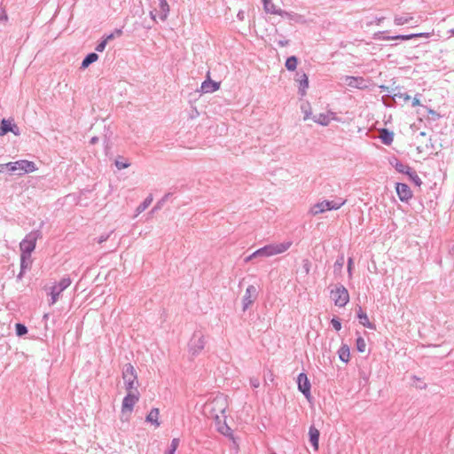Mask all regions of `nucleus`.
Returning a JSON list of instances; mask_svg holds the SVG:
<instances>
[{
  "mask_svg": "<svg viewBox=\"0 0 454 454\" xmlns=\"http://www.w3.org/2000/svg\"><path fill=\"white\" fill-rule=\"evenodd\" d=\"M228 408V398L223 394H219L213 399L207 401L205 404L204 413L208 418L215 420L217 423L221 422V418L223 417Z\"/></svg>",
  "mask_w": 454,
  "mask_h": 454,
  "instance_id": "obj_1",
  "label": "nucleus"
},
{
  "mask_svg": "<svg viewBox=\"0 0 454 454\" xmlns=\"http://www.w3.org/2000/svg\"><path fill=\"white\" fill-rule=\"evenodd\" d=\"M291 246L292 242L290 241L267 245L254 251L251 255H249L247 258V261H250L257 256L270 257L273 255L282 254L287 251Z\"/></svg>",
  "mask_w": 454,
  "mask_h": 454,
  "instance_id": "obj_2",
  "label": "nucleus"
},
{
  "mask_svg": "<svg viewBox=\"0 0 454 454\" xmlns=\"http://www.w3.org/2000/svg\"><path fill=\"white\" fill-rule=\"evenodd\" d=\"M4 168H8L12 173H17L18 175L33 173L38 169L34 161L27 160L0 164V172H3Z\"/></svg>",
  "mask_w": 454,
  "mask_h": 454,
  "instance_id": "obj_3",
  "label": "nucleus"
},
{
  "mask_svg": "<svg viewBox=\"0 0 454 454\" xmlns=\"http://www.w3.org/2000/svg\"><path fill=\"white\" fill-rule=\"evenodd\" d=\"M122 380L126 393L139 392L137 373L132 364H128L125 365L122 371Z\"/></svg>",
  "mask_w": 454,
  "mask_h": 454,
  "instance_id": "obj_4",
  "label": "nucleus"
},
{
  "mask_svg": "<svg viewBox=\"0 0 454 454\" xmlns=\"http://www.w3.org/2000/svg\"><path fill=\"white\" fill-rule=\"evenodd\" d=\"M140 398L139 392L126 393L121 403V420H128L133 411L135 405Z\"/></svg>",
  "mask_w": 454,
  "mask_h": 454,
  "instance_id": "obj_5",
  "label": "nucleus"
},
{
  "mask_svg": "<svg viewBox=\"0 0 454 454\" xmlns=\"http://www.w3.org/2000/svg\"><path fill=\"white\" fill-rule=\"evenodd\" d=\"M36 239L32 236H27L20 242V250H21V267L27 268L30 265V254L35 248Z\"/></svg>",
  "mask_w": 454,
  "mask_h": 454,
  "instance_id": "obj_6",
  "label": "nucleus"
},
{
  "mask_svg": "<svg viewBox=\"0 0 454 454\" xmlns=\"http://www.w3.org/2000/svg\"><path fill=\"white\" fill-rule=\"evenodd\" d=\"M346 200L336 203L334 201L324 200L322 202L315 204L311 209L310 213L314 215L322 214L328 210L339 209L342 205H344Z\"/></svg>",
  "mask_w": 454,
  "mask_h": 454,
  "instance_id": "obj_7",
  "label": "nucleus"
},
{
  "mask_svg": "<svg viewBox=\"0 0 454 454\" xmlns=\"http://www.w3.org/2000/svg\"><path fill=\"white\" fill-rule=\"evenodd\" d=\"M331 297L334 301V304L339 307H344L349 301V294L348 290L342 286H337L332 290Z\"/></svg>",
  "mask_w": 454,
  "mask_h": 454,
  "instance_id": "obj_8",
  "label": "nucleus"
},
{
  "mask_svg": "<svg viewBox=\"0 0 454 454\" xmlns=\"http://www.w3.org/2000/svg\"><path fill=\"white\" fill-rule=\"evenodd\" d=\"M71 285V280L68 278H62L58 284L54 285L51 290V304H54L60 294Z\"/></svg>",
  "mask_w": 454,
  "mask_h": 454,
  "instance_id": "obj_9",
  "label": "nucleus"
},
{
  "mask_svg": "<svg viewBox=\"0 0 454 454\" xmlns=\"http://www.w3.org/2000/svg\"><path fill=\"white\" fill-rule=\"evenodd\" d=\"M432 33H419V34H411V35H395V36H386L383 35L382 32H379L375 34V36L379 39L382 40H410L415 37H430Z\"/></svg>",
  "mask_w": 454,
  "mask_h": 454,
  "instance_id": "obj_10",
  "label": "nucleus"
},
{
  "mask_svg": "<svg viewBox=\"0 0 454 454\" xmlns=\"http://www.w3.org/2000/svg\"><path fill=\"white\" fill-rule=\"evenodd\" d=\"M155 4H157V7H154L153 10L155 12L153 19L158 16L160 20H165L169 12V5L168 2L166 0H157Z\"/></svg>",
  "mask_w": 454,
  "mask_h": 454,
  "instance_id": "obj_11",
  "label": "nucleus"
},
{
  "mask_svg": "<svg viewBox=\"0 0 454 454\" xmlns=\"http://www.w3.org/2000/svg\"><path fill=\"white\" fill-rule=\"evenodd\" d=\"M257 297V290L254 286H248L246 289V294L242 300L243 309H247L250 305L254 303Z\"/></svg>",
  "mask_w": 454,
  "mask_h": 454,
  "instance_id": "obj_12",
  "label": "nucleus"
},
{
  "mask_svg": "<svg viewBox=\"0 0 454 454\" xmlns=\"http://www.w3.org/2000/svg\"><path fill=\"white\" fill-rule=\"evenodd\" d=\"M332 114H320L318 115H312V113L305 112L304 120H313L315 122L319 123L321 125L326 126L330 123L333 119Z\"/></svg>",
  "mask_w": 454,
  "mask_h": 454,
  "instance_id": "obj_13",
  "label": "nucleus"
},
{
  "mask_svg": "<svg viewBox=\"0 0 454 454\" xmlns=\"http://www.w3.org/2000/svg\"><path fill=\"white\" fill-rule=\"evenodd\" d=\"M299 390L309 398L310 396V383L305 373H300L297 379Z\"/></svg>",
  "mask_w": 454,
  "mask_h": 454,
  "instance_id": "obj_14",
  "label": "nucleus"
},
{
  "mask_svg": "<svg viewBox=\"0 0 454 454\" xmlns=\"http://www.w3.org/2000/svg\"><path fill=\"white\" fill-rule=\"evenodd\" d=\"M395 190L400 200L402 201L407 202L412 197L411 190L405 184H396Z\"/></svg>",
  "mask_w": 454,
  "mask_h": 454,
  "instance_id": "obj_15",
  "label": "nucleus"
},
{
  "mask_svg": "<svg viewBox=\"0 0 454 454\" xmlns=\"http://www.w3.org/2000/svg\"><path fill=\"white\" fill-rule=\"evenodd\" d=\"M160 410L158 408L152 409L146 416V421L153 424L155 427H159L160 422Z\"/></svg>",
  "mask_w": 454,
  "mask_h": 454,
  "instance_id": "obj_16",
  "label": "nucleus"
},
{
  "mask_svg": "<svg viewBox=\"0 0 454 454\" xmlns=\"http://www.w3.org/2000/svg\"><path fill=\"white\" fill-rule=\"evenodd\" d=\"M357 317L359 318L360 324L363 325L364 326L373 330L376 328L375 325L370 322L368 316L360 307L357 310Z\"/></svg>",
  "mask_w": 454,
  "mask_h": 454,
  "instance_id": "obj_17",
  "label": "nucleus"
},
{
  "mask_svg": "<svg viewBox=\"0 0 454 454\" xmlns=\"http://www.w3.org/2000/svg\"><path fill=\"white\" fill-rule=\"evenodd\" d=\"M309 434V441H310L314 450H317L318 447H319V431L316 427H310Z\"/></svg>",
  "mask_w": 454,
  "mask_h": 454,
  "instance_id": "obj_18",
  "label": "nucleus"
},
{
  "mask_svg": "<svg viewBox=\"0 0 454 454\" xmlns=\"http://www.w3.org/2000/svg\"><path fill=\"white\" fill-rule=\"evenodd\" d=\"M219 88H220L219 82H213L209 79L203 82L201 84V89L205 92H214V91L218 90Z\"/></svg>",
  "mask_w": 454,
  "mask_h": 454,
  "instance_id": "obj_19",
  "label": "nucleus"
},
{
  "mask_svg": "<svg viewBox=\"0 0 454 454\" xmlns=\"http://www.w3.org/2000/svg\"><path fill=\"white\" fill-rule=\"evenodd\" d=\"M264 11L271 14H281V10L278 9L277 6L271 2V0H262Z\"/></svg>",
  "mask_w": 454,
  "mask_h": 454,
  "instance_id": "obj_20",
  "label": "nucleus"
},
{
  "mask_svg": "<svg viewBox=\"0 0 454 454\" xmlns=\"http://www.w3.org/2000/svg\"><path fill=\"white\" fill-rule=\"evenodd\" d=\"M380 138L385 145H390L394 140V133L383 129L380 132Z\"/></svg>",
  "mask_w": 454,
  "mask_h": 454,
  "instance_id": "obj_21",
  "label": "nucleus"
},
{
  "mask_svg": "<svg viewBox=\"0 0 454 454\" xmlns=\"http://www.w3.org/2000/svg\"><path fill=\"white\" fill-rule=\"evenodd\" d=\"M299 82V90L301 95L306 94V90L309 87V78L306 74H302L300 75V78L297 80Z\"/></svg>",
  "mask_w": 454,
  "mask_h": 454,
  "instance_id": "obj_22",
  "label": "nucleus"
},
{
  "mask_svg": "<svg viewBox=\"0 0 454 454\" xmlns=\"http://www.w3.org/2000/svg\"><path fill=\"white\" fill-rule=\"evenodd\" d=\"M338 354H339V358L344 362V363H348L350 359V351H349V348L348 345H342L339 351H338Z\"/></svg>",
  "mask_w": 454,
  "mask_h": 454,
  "instance_id": "obj_23",
  "label": "nucleus"
},
{
  "mask_svg": "<svg viewBox=\"0 0 454 454\" xmlns=\"http://www.w3.org/2000/svg\"><path fill=\"white\" fill-rule=\"evenodd\" d=\"M10 131H13V129L12 128L11 121H9L5 119H3L1 121V127H0V136H4Z\"/></svg>",
  "mask_w": 454,
  "mask_h": 454,
  "instance_id": "obj_24",
  "label": "nucleus"
},
{
  "mask_svg": "<svg viewBox=\"0 0 454 454\" xmlns=\"http://www.w3.org/2000/svg\"><path fill=\"white\" fill-rule=\"evenodd\" d=\"M98 59V54L96 53H90L82 62V67L86 68L88 67L91 63L97 61Z\"/></svg>",
  "mask_w": 454,
  "mask_h": 454,
  "instance_id": "obj_25",
  "label": "nucleus"
},
{
  "mask_svg": "<svg viewBox=\"0 0 454 454\" xmlns=\"http://www.w3.org/2000/svg\"><path fill=\"white\" fill-rule=\"evenodd\" d=\"M297 67V59L294 56L288 58L286 61V67L290 70L294 71L296 69Z\"/></svg>",
  "mask_w": 454,
  "mask_h": 454,
  "instance_id": "obj_26",
  "label": "nucleus"
},
{
  "mask_svg": "<svg viewBox=\"0 0 454 454\" xmlns=\"http://www.w3.org/2000/svg\"><path fill=\"white\" fill-rule=\"evenodd\" d=\"M412 20L411 16L395 17L394 22L396 26H403Z\"/></svg>",
  "mask_w": 454,
  "mask_h": 454,
  "instance_id": "obj_27",
  "label": "nucleus"
},
{
  "mask_svg": "<svg viewBox=\"0 0 454 454\" xmlns=\"http://www.w3.org/2000/svg\"><path fill=\"white\" fill-rule=\"evenodd\" d=\"M406 175L409 176L410 179L411 181H413L416 184L420 185L421 180H420L419 176H418V174L414 170L410 168V170H408V173H406Z\"/></svg>",
  "mask_w": 454,
  "mask_h": 454,
  "instance_id": "obj_28",
  "label": "nucleus"
},
{
  "mask_svg": "<svg viewBox=\"0 0 454 454\" xmlns=\"http://www.w3.org/2000/svg\"><path fill=\"white\" fill-rule=\"evenodd\" d=\"M366 347L367 346H366L365 340L362 337L357 338V340H356L357 350L361 353H364L366 351Z\"/></svg>",
  "mask_w": 454,
  "mask_h": 454,
  "instance_id": "obj_29",
  "label": "nucleus"
},
{
  "mask_svg": "<svg viewBox=\"0 0 454 454\" xmlns=\"http://www.w3.org/2000/svg\"><path fill=\"white\" fill-rule=\"evenodd\" d=\"M394 166H395V168L398 172L404 173V174L408 173V170H410V168H411L409 166L404 165V164H403L401 162H398V161H396Z\"/></svg>",
  "mask_w": 454,
  "mask_h": 454,
  "instance_id": "obj_30",
  "label": "nucleus"
},
{
  "mask_svg": "<svg viewBox=\"0 0 454 454\" xmlns=\"http://www.w3.org/2000/svg\"><path fill=\"white\" fill-rule=\"evenodd\" d=\"M178 445H179V439L178 438H174L171 441L170 450L168 451H167L165 454H175L176 449L178 448Z\"/></svg>",
  "mask_w": 454,
  "mask_h": 454,
  "instance_id": "obj_31",
  "label": "nucleus"
},
{
  "mask_svg": "<svg viewBox=\"0 0 454 454\" xmlns=\"http://www.w3.org/2000/svg\"><path fill=\"white\" fill-rule=\"evenodd\" d=\"M153 201V197L152 195L148 196L145 201L138 207L137 210L138 211H143L145 210Z\"/></svg>",
  "mask_w": 454,
  "mask_h": 454,
  "instance_id": "obj_32",
  "label": "nucleus"
},
{
  "mask_svg": "<svg viewBox=\"0 0 454 454\" xmlns=\"http://www.w3.org/2000/svg\"><path fill=\"white\" fill-rule=\"evenodd\" d=\"M16 333L19 336H22L27 333V329L24 325L17 324L16 325Z\"/></svg>",
  "mask_w": 454,
  "mask_h": 454,
  "instance_id": "obj_33",
  "label": "nucleus"
},
{
  "mask_svg": "<svg viewBox=\"0 0 454 454\" xmlns=\"http://www.w3.org/2000/svg\"><path fill=\"white\" fill-rule=\"evenodd\" d=\"M121 34H122V31H121V29H116L114 33H112V34L108 35L105 38V40H106V42H108V41H110V40L114 39L115 36H120V35H121Z\"/></svg>",
  "mask_w": 454,
  "mask_h": 454,
  "instance_id": "obj_34",
  "label": "nucleus"
},
{
  "mask_svg": "<svg viewBox=\"0 0 454 454\" xmlns=\"http://www.w3.org/2000/svg\"><path fill=\"white\" fill-rule=\"evenodd\" d=\"M218 430L223 434H225V435H230L231 433V428L227 426V425H223L221 427H219Z\"/></svg>",
  "mask_w": 454,
  "mask_h": 454,
  "instance_id": "obj_35",
  "label": "nucleus"
},
{
  "mask_svg": "<svg viewBox=\"0 0 454 454\" xmlns=\"http://www.w3.org/2000/svg\"><path fill=\"white\" fill-rule=\"evenodd\" d=\"M8 20V16L6 13V10L3 7H0V22H6Z\"/></svg>",
  "mask_w": 454,
  "mask_h": 454,
  "instance_id": "obj_36",
  "label": "nucleus"
},
{
  "mask_svg": "<svg viewBox=\"0 0 454 454\" xmlns=\"http://www.w3.org/2000/svg\"><path fill=\"white\" fill-rule=\"evenodd\" d=\"M333 326L334 327V329L336 331H340V328H341V324L339 320L335 319V318H333L332 321H331Z\"/></svg>",
  "mask_w": 454,
  "mask_h": 454,
  "instance_id": "obj_37",
  "label": "nucleus"
},
{
  "mask_svg": "<svg viewBox=\"0 0 454 454\" xmlns=\"http://www.w3.org/2000/svg\"><path fill=\"white\" fill-rule=\"evenodd\" d=\"M106 43H107L106 40H105V39H104V40H103V41H102V42H101V43H100L96 47V51H99V52L103 51L105 50L106 46Z\"/></svg>",
  "mask_w": 454,
  "mask_h": 454,
  "instance_id": "obj_38",
  "label": "nucleus"
},
{
  "mask_svg": "<svg viewBox=\"0 0 454 454\" xmlns=\"http://www.w3.org/2000/svg\"><path fill=\"white\" fill-rule=\"evenodd\" d=\"M115 165L116 167L119 168V169H121V168H128L129 166V163H123V162H120V161H116L115 162Z\"/></svg>",
  "mask_w": 454,
  "mask_h": 454,
  "instance_id": "obj_39",
  "label": "nucleus"
},
{
  "mask_svg": "<svg viewBox=\"0 0 454 454\" xmlns=\"http://www.w3.org/2000/svg\"><path fill=\"white\" fill-rule=\"evenodd\" d=\"M420 105V101L418 98H414L412 101V106H417Z\"/></svg>",
  "mask_w": 454,
  "mask_h": 454,
  "instance_id": "obj_40",
  "label": "nucleus"
},
{
  "mask_svg": "<svg viewBox=\"0 0 454 454\" xmlns=\"http://www.w3.org/2000/svg\"><path fill=\"white\" fill-rule=\"evenodd\" d=\"M352 263H353V261H352V259L350 258V259L348 260V270L349 272L351 271Z\"/></svg>",
  "mask_w": 454,
  "mask_h": 454,
  "instance_id": "obj_41",
  "label": "nucleus"
},
{
  "mask_svg": "<svg viewBox=\"0 0 454 454\" xmlns=\"http://www.w3.org/2000/svg\"><path fill=\"white\" fill-rule=\"evenodd\" d=\"M96 140H97L96 138H92L91 143H95Z\"/></svg>",
  "mask_w": 454,
  "mask_h": 454,
  "instance_id": "obj_42",
  "label": "nucleus"
},
{
  "mask_svg": "<svg viewBox=\"0 0 454 454\" xmlns=\"http://www.w3.org/2000/svg\"><path fill=\"white\" fill-rule=\"evenodd\" d=\"M452 33L454 34V30L452 31Z\"/></svg>",
  "mask_w": 454,
  "mask_h": 454,
  "instance_id": "obj_43",
  "label": "nucleus"
}]
</instances>
